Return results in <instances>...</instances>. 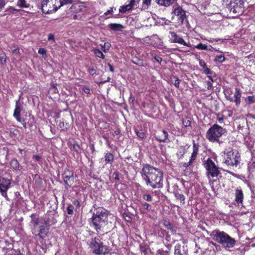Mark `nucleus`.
Instances as JSON below:
<instances>
[{
  "mask_svg": "<svg viewBox=\"0 0 255 255\" xmlns=\"http://www.w3.org/2000/svg\"><path fill=\"white\" fill-rule=\"evenodd\" d=\"M249 176L255 178V162H253L248 167Z\"/></svg>",
  "mask_w": 255,
  "mask_h": 255,
  "instance_id": "24",
  "label": "nucleus"
},
{
  "mask_svg": "<svg viewBox=\"0 0 255 255\" xmlns=\"http://www.w3.org/2000/svg\"><path fill=\"white\" fill-rule=\"evenodd\" d=\"M108 26L111 30L114 31H121L124 28L123 25L118 23H111Z\"/></svg>",
  "mask_w": 255,
  "mask_h": 255,
  "instance_id": "22",
  "label": "nucleus"
},
{
  "mask_svg": "<svg viewBox=\"0 0 255 255\" xmlns=\"http://www.w3.org/2000/svg\"><path fill=\"white\" fill-rule=\"evenodd\" d=\"M225 60V57L223 55H217L214 59V61L215 62H219L220 63H222Z\"/></svg>",
  "mask_w": 255,
  "mask_h": 255,
  "instance_id": "36",
  "label": "nucleus"
},
{
  "mask_svg": "<svg viewBox=\"0 0 255 255\" xmlns=\"http://www.w3.org/2000/svg\"><path fill=\"white\" fill-rule=\"evenodd\" d=\"M10 165L11 167L14 170H19V163L16 158H12L10 162Z\"/></svg>",
  "mask_w": 255,
  "mask_h": 255,
  "instance_id": "23",
  "label": "nucleus"
},
{
  "mask_svg": "<svg viewBox=\"0 0 255 255\" xmlns=\"http://www.w3.org/2000/svg\"><path fill=\"white\" fill-rule=\"evenodd\" d=\"M203 67V70L204 72L205 71H206V69H209V68L207 67V65H206V63H205V62H203V67Z\"/></svg>",
  "mask_w": 255,
  "mask_h": 255,
  "instance_id": "64",
  "label": "nucleus"
},
{
  "mask_svg": "<svg viewBox=\"0 0 255 255\" xmlns=\"http://www.w3.org/2000/svg\"><path fill=\"white\" fill-rule=\"evenodd\" d=\"M154 59H155V60L158 62H161V61H162V58L159 57V56H155L154 57Z\"/></svg>",
  "mask_w": 255,
  "mask_h": 255,
  "instance_id": "60",
  "label": "nucleus"
},
{
  "mask_svg": "<svg viewBox=\"0 0 255 255\" xmlns=\"http://www.w3.org/2000/svg\"><path fill=\"white\" fill-rule=\"evenodd\" d=\"M222 41V39L211 38L210 40H208V41L211 42H213V41Z\"/></svg>",
  "mask_w": 255,
  "mask_h": 255,
  "instance_id": "62",
  "label": "nucleus"
},
{
  "mask_svg": "<svg viewBox=\"0 0 255 255\" xmlns=\"http://www.w3.org/2000/svg\"><path fill=\"white\" fill-rule=\"evenodd\" d=\"M168 137V132L165 130H162L156 135V139L160 142H166L169 140Z\"/></svg>",
  "mask_w": 255,
  "mask_h": 255,
  "instance_id": "17",
  "label": "nucleus"
},
{
  "mask_svg": "<svg viewBox=\"0 0 255 255\" xmlns=\"http://www.w3.org/2000/svg\"><path fill=\"white\" fill-rule=\"evenodd\" d=\"M205 167L207 170V175L209 178L210 177H216L221 173L219 168L210 158H208L205 163Z\"/></svg>",
  "mask_w": 255,
  "mask_h": 255,
  "instance_id": "7",
  "label": "nucleus"
},
{
  "mask_svg": "<svg viewBox=\"0 0 255 255\" xmlns=\"http://www.w3.org/2000/svg\"><path fill=\"white\" fill-rule=\"evenodd\" d=\"M19 10V9H17L12 6H9V7L7 8L5 10V12H10V13H15V12L18 11Z\"/></svg>",
  "mask_w": 255,
  "mask_h": 255,
  "instance_id": "38",
  "label": "nucleus"
},
{
  "mask_svg": "<svg viewBox=\"0 0 255 255\" xmlns=\"http://www.w3.org/2000/svg\"><path fill=\"white\" fill-rule=\"evenodd\" d=\"M91 226H93L98 233L108 223V214L104 210H98L94 213L91 218Z\"/></svg>",
  "mask_w": 255,
  "mask_h": 255,
  "instance_id": "3",
  "label": "nucleus"
},
{
  "mask_svg": "<svg viewBox=\"0 0 255 255\" xmlns=\"http://www.w3.org/2000/svg\"><path fill=\"white\" fill-rule=\"evenodd\" d=\"M114 175H115V179L117 180H119V173L118 172H114Z\"/></svg>",
  "mask_w": 255,
  "mask_h": 255,
  "instance_id": "63",
  "label": "nucleus"
},
{
  "mask_svg": "<svg viewBox=\"0 0 255 255\" xmlns=\"http://www.w3.org/2000/svg\"><path fill=\"white\" fill-rule=\"evenodd\" d=\"M225 163L228 165L236 166L240 163V154L237 150L232 149L226 153Z\"/></svg>",
  "mask_w": 255,
  "mask_h": 255,
  "instance_id": "8",
  "label": "nucleus"
},
{
  "mask_svg": "<svg viewBox=\"0 0 255 255\" xmlns=\"http://www.w3.org/2000/svg\"><path fill=\"white\" fill-rule=\"evenodd\" d=\"M175 0H155L157 4L161 6H168L174 3Z\"/></svg>",
  "mask_w": 255,
  "mask_h": 255,
  "instance_id": "21",
  "label": "nucleus"
},
{
  "mask_svg": "<svg viewBox=\"0 0 255 255\" xmlns=\"http://www.w3.org/2000/svg\"><path fill=\"white\" fill-rule=\"evenodd\" d=\"M198 151V146L195 143H194L193 146V152H192L191 156L190 157V159L188 162L184 163L183 166L185 167H187L189 166L190 165H191V164L193 163V162L196 159Z\"/></svg>",
  "mask_w": 255,
  "mask_h": 255,
  "instance_id": "15",
  "label": "nucleus"
},
{
  "mask_svg": "<svg viewBox=\"0 0 255 255\" xmlns=\"http://www.w3.org/2000/svg\"><path fill=\"white\" fill-rule=\"evenodd\" d=\"M140 174L146 185H149L153 188L162 187L163 173L158 168L148 164H143Z\"/></svg>",
  "mask_w": 255,
  "mask_h": 255,
  "instance_id": "1",
  "label": "nucleus"
},
{
  "mask_svg": "<svg viewBox=\"0 0 255 255\" xmlns=\"http://www.w3.org/2000/svg\"><path fill=\"white\" fill-rule=\"evenodd\" d=\"M213 239L220 244L227 251L233 248L236 244L237 241L227 233L219 230H214L210 234Z\"/></svg>",
  "mask_w": 255,
  "mask_h": 255,
  "instance_id": "2",
  "label": "nucleus"
},
{
  "mask_svg": "<svg viewBox=\"0 0 255 255\" xmlns=\"http://www.w3.org/2000/svg\"><path fill=\"white\" fill-rule=\"evenodd\" d=\"M204 73L206 74V75H207V76L208 75H214V76H215V74L214 73H213L212 71L210 70V69H206V71L204 72Z\"/></svg>",
  "mask_w": 255,
  "mask_h": 255,
  "instance_id": "48",
  "label": "nucleus"
},
{
  "mask_svg": "<svg viewBox=\"0 0 255 255\" xmlns=\"http://www.w3.org/2000/svg\"><path fill=\"white\" fill-rule=\"evenodd\" d=\"M23 110L22 105L19 101H17L15 103V108L13 116L18 122H22L23 121V118L21 117V113Z\"/></svg>",
  "mask_w": 255,
  "mask_h": 255,
  "instance_id": "11",
  "label": "nucleus"
},
{
  "mask_svg": "<svg viewBox=\"0 0 255 255\" xmlns=\"http://www.w3.org/2000/svg\"><path fill=\"white\" fill-rule=\"evenodd\" d=\"M241 95L242 92L240 89L236 88L234 95V102H235L237 106H239L240 105Z\"/></svg>",
  "mask_w": 255,
  "mask_h": 255,
  "instance_id": "18",
  "label": "nucleus"
},
{
  "mask_svg": "<svg viewBox=\"0 0 255 255\" xmlns=\"http://www.w3.org/2000/svg\"><path fill=\"white\" fill-rule=\"evenodd\" d=\"M183 124L185 127L191 126V121L188 119H184L183 120Z\"/></svg>",
  "mask_w": 255,
  "mask_h": 255,
  "instance_id": "42",
  "label": "nucleus"
},
{
  "mask_svg": "<svg viewBox=\"0 0 255 255\" xmlns=\"http://www.w3.org/2000/svg\"><path fill=\"white\" fill-rule=\"evenodd\" d=\"M74 206L72 205H70L67 208V213L69 215H72L73 214Z\"/></svg>",
  "mask_w": 255,
  "mask_h": 255,
  "instance_id": "39",
  "label": "nucleus"
},
{
  "mask_svg": "<svg viewBox=\"0 0 255 255\" xmlns=\"http://www.w3.org/2000/svg\"><path fill=\"white\" fill-rule=\"evenodd\" d=\"M48 40H52L54 41L55 38H54V35L52 34H49L48 35Z\"/></svg>",
  "mask_w": 255,
  "mask_h": 255,
  "instance_id": "61",
  "label": "nucleus"
},
{
  "mask_svg": "<svg viewBox=\"0 0 255 255\" xmlns=\"http://www.w3.org/2000/svg\"><path fill=\"white\" fill-rule=\"evenodd\" d=\"M143 199L147 201H151L152 198L149 194H144L143 195Z\"/></svg>",
  "mask_w": 255,
  "mask_h": 255,
  "instance_id": "43",
  "label": "nucleus"
},
{
  "mask_svg": "<svg viewBox=\"0 0 255 255\" xmlns=\"http://www.w3.org/2000/svg\"><path fill=\"white\" fill-rule=\"evenodd\" d=\"M227 8L231 12L240 15L243 12L244 7L243 0H228Z\"/></svg>",
  "mask_w": 255,
  "mask_h": 255,
  "instance_id": "6",
  "label": "nucleus"
},
{
  "mask_svg": "<svg viewBox=\"0 0 255 255\" xmlns=\"http://www.w3.org/2000/svg\"><path fill=\"white\" fill-rule=\"evenodd\" d=\"M151 0H143L142 3L147 6H149L151 4Z\"/></svg>",
  "mask_w": 255,
  "mask_h": 255,
  "instance_id": "53",
  "label": "nucleus"
},
{
  "mask_svg": "<svg viewBox=\"0 0 255 255\" xmlns=\"http://www.w3.org/2000/svg\"><path fill=\"white\" fill-rule=\"evenodd\" d=\"M105 161L106 163L112 162L114 160L113 155L111 153H107L105 155Z\"/></svg>",
  "mask_w": 255,
  "mask_h": 255,
  "instance_id": "33",
  "label": "nucleus"
},
{
  "mask_svg": "<svg viewBox=\"0 0 255 255\" xmlns=\"http://www.w3.org/2000/svg\"><path fill=\"white\" fill-rule=\"evenodd\" d=\"M6 4V0H0V11L4 7Z\"/></svg>",
  "mask_w": 255,
  "mask_h": 255,
  "instance_id": "47",
  "label": "nucleus"
},
{
  "mask_svg": "<svg viewBox=\"0 0 255 255\" xmlns=\"http://www.w3.org/2000/svg\"><path fill=\"white\" fill-rule=\"evenodd\" d=\"M174 193L176 198L178 200H180L181 202H182V204H184L185 197L184 195L179 193L177 190L175 191Z\"/></svg>",
  "mask_w": 255,
  "mask_h": 255,
  "instance_id": "28",
  "label": "nucleus"
},
{
  "mask_svg": "<svg viewBox=\"0 0 255 255\" xmlns=\"http://www.w3.org/2000/svg\"><path fill=\"white\" fill-rule=\"evenodd\" d=\"M10 181L4 178H0V191L5 193L9 187Z\"/></svg>",
  "mask_w": 255,
  "mask_h": 255,
  "instance_id": "16",
  "label": "nucleus"
},
{
  "mask_svg": "<svg viewBox=\"0 0 255 255\" xmlns=\"http://www.w3.org/2000/svg\"><path fill=\"white\" fill-rule=\"evenodd\" d=\"M134 131L137 135V136L140 138V139H144L146 137L145 133L143 131V130L141 129L140 130H138L137 129H135Z\"/></svg>",
  "mask_w": 255,
  "mask_h": 255,
  "instance_id": "29",
  "label": "nucleus"
},
{
  "mask_svg": "<svg viewBox=\"0 0 255 255\" xmlns=\"http://www.w3.org/2000/svg\"><path fill=\"white\" fill-rule=\"evenodd\" d=\"M174 255H184L186 254L184 250V246H181L180 244H177L174 247Z\"/></svg>",
  "mask_w": 255,
  "mask_h": 255,
  "instance_id": "20",
  "label": "nucleus"
},
{
  "mask_svg": "<svg viewBox=\"0 0 255 255\" xmlns=\"http://www.w3.org/2000/svg\"><path fill=\"white\" fill-rule=\"evenodd\" d=\"M113 12V8L112 7V8H111L110 9L108 10L106 12H105L104 14L105 15H108V14L112 13Z\"/></svg>",
  "mask_w": 255,
  "mask_h": 255,
  "instance_id": "56",
  "label": "nucleus"
},
{
  "mask_svg": "<svg viewBox=\"0 0 255 255\" xmlns=\"http://www.w3.org/2000/svg\"><path fill=\"white\" fill-rule=\"evenodd\" d=\"M180 83V80L179 79V78H176V80L174 83V86L178 88L179 87Z\"/></svg>",
  "mask_w": 255,
  "mask_h": 255,
  "instance_id": "49",
  "label": "nucleus"
},
{
  "mask_svg": "<svg viewBox=\"0 0 255 255\" xmlns=\"http://www.w3.org/2000/svg\"><path fill=\"white\" fill-rule=\"evenodd\" d=\"M32 158L35 161H38L41 159V157L38 155H33Z\"/></svg>",
  "mask_w": 255,
  "mask_h": 255,
  "instance_id": "52",
  "label": "nucleus"
},
{
  "mask_svg": "<svg viewBox=\"0 0 255 255\" xmlns=\"http://www.w3.org/2000/svg\"><path fill=\"white\" fill-rule=\"evenodd\" d=\"M11 53L14 55H17L19 53V49L17 45L12 44L9 46Z\"/></svg>",
  "mask_w": 255,
  "mask_h": 255,
  "instance_id": "30",
  "label": "nucleus"
},
{
  "mask_svg": "<svg viewBox=\"0 0 255 255\" xmlns=\"http://www.w3.org/2000/svg\"><path fill=\"white\" fill-rule=\"evenodd\" d=\"M108 65L110 68V71H111L112 72H114V68L113 67V66L110 63H108Z\"/></svg>",
  "mask_w": 255,
  "mask_h": 255,
  "instance_id": "58",
  "label": "nucleus"
},
{
  "mask_svg": "<svg viewBox=\"0 0 255 255\" xmlns=\"http://www.w3.org/2000/svg\"><path fill=\"white\" fill-rule=\"evenodd\" d=\"M39 228L40 230L39 231H37L36 229H34L32 232V233L35 236H38L40 239H43L47 236L49 228L46 227L44 225L40 226Z\"/></svg>",
  "mask_w": 255,
  "mask_h": 255,
  "instance_id": "14",
  "label": "nucleus"
},
{
  "mask_svg": "<svg viewBox=\"0 0 255 255\" xmlns=\"http://www.w3.org/2000/svg\"><path fill=\"white\" fill-rule=\"evenodd\" d=\"M52 2L54 8L56 11L62 6V4L60 0H52Z\"/></svg>",
  "mask_w": 255,
  "mask_h": 255,
  "instance_id": "31",
  "label": "nucleus"
},
{
  "mask_svg": "<svg viewBox=\"0 0 255 255\" xmlns=\"http://www.w3.org/2000/svg\"><path fill=\"white\" fill-rule=\"evenodd\" d=\"M93 254L96 255H102L105 254V246L100 239L93 238L89 244Z\"/></svg>",
  "mask_w": 255,
  "mask_h": 255,
  "instance_id": "5",
  "label": "nucleus"
},
{
  "mask_svg": "<svg viewBox=\"0 0 255 255\" xmlns=\"http://www.w3.org/2000/svg\"><path fill=\"white\" fill-rule=\"evenodd\" d=\"M44 224L46 227L48 228L50 225V222L48 219H44Z\"/></svg>",
  "mask_w": 255,
  "mask_h": 255,
  "instance_id": "54",
  "label": "nucleus"
},
{
  "mask_svg": "<svg viewBox=\"0 0 255 255\" xmlns=\"http://www.w3.org/2000/svg\"><path fill=\"white\" fill-rule=\"evenodd\" d=\"M38 53L42 55L43 57H45L46 55V51L44 48H40L39 49Z\"/></svg>",
  "mask_w": 255,
  "mask_h": 255,
  "instance_id": "41",
  "label": "nucleus"
},
{
  "mask_svg": "<svg viewBox=\"0 0 255 255\" xmlns=\"http://www.w3.org/2000/svg\"><path fill=\"white\" fill-rule=\"evenodd\" d=\"M73 204L74 205L78 206V207H79L80 206V203L79 202V201L77 200H75L74 201H73Z\"/></svg>",
  "mask_w": 255,
  "mask_h": 255,
  "instance_id": "57",
  "label": "nucleus"
},
{
  "mask_svg": "<svg viewBox=\"0 0 255 255\" xmlns=\"http://www.w3.org/2000/svg\"><path fill=\"white\" fill-rule=\"evenodd\" d=\"M83 91L86 94H90V89L88 87H84L83 88Z\"/></svg>",
  "mask_w": 255,
  "mask_h": 255,
  "instance_id": "50",
  "label": "nucleus"
},
{
  "mask_svg": "<svg viewBox=\"0 0 255 255\" xmlns=\"http://www.w3.org/2000/svg\"><path fill=\"white\" fill-rule=\"evenodd\" d=\"M62 4V6L65 4L72 3L73 2L72 0H60Z\"/></svg>",
  "mask_w": 255,
  "mask_h": 255,
  "instance_id": "46",
  "label": "nucleus"
},
{
  "mask_svg": "<svg viewBox=\"0 0 255 255\" xmlns=\"http://www.w3.org/2000/svg\"><path fill=\"white\" fill-rule=\"evenodd\" d=\"M244 199V194L241 189H237L235 192V201L238 203H242Z\"/></svg>",
  "mask_w": 255,
  "mask_h": 255,
  "instance_id": "19",
  "label": "nucleus"
},
{
  "mask_svg": "<svg viewBox=\"0 0 255 255\" xmlns=\"http://www.w3.org/2000/svg\"><path fill=\"white\" fill-rule=\"evenodd\" d=\"M223 133L224 129L223 128L218 125L214 124L208 130L206 137L211 142H216L221 144L223 142L221 141L219 138Z\"/></svg>",
  "mask_w": 255,
  "mask_h": 255,
  "instance_id": "4",
  "label": "nucleus"
},
{
  "mask_svg": "<svg viewBox=\"0 0 255 255\" xmlns=\"http://www.w3.org/2000/svg\"><path fill=\"white\" fill-rule=\"evenodd\" d=\"M41 9L43 13H50L55 12L52 0H43L41 3Z\"/></svg>",
  "mask_w": 255,
  "mask_h": 255,
  "instance_id": "10",
  "label": "nucleus"
},
{
  "mask_svg": "<svg viewBox=\"0 0 255 255\" xmlns=\"http://www.w3.org/2000/svg\"><path fill=\"white\" fill-rule=\"evenodd\" d=\"M195 48L201 49V50H207L209 51H211L212 49L213 48V47L211 45H209L208 46L207 45L203 44L202 43H200L195 46Z\"/></svg>",
  "mask_w": 255,
  "mask_h": 255,
  "instance_id": "26",
  "label": "nucleus"
},
{
  "mask_svg": "<svg viewBox=\"0 0 255 255\" xmlns=\"http://www.w3.org/2000/svg\"><path fill=\"white\" fill-rule=\"evenodd\" d=\"M173 13L174 16H176L179 22L183 23L184 20L186 18V12L180 6H178L174 8Z\"/></svg>",
  "mask_w": 255,
  "mask_h": 255,
  "instance_id": "12",
  "label": "nucleus"
},
{
  "mask_svg": "<svg viewBox=\"0 0 255 255\" xmlns=\"http://www.w3.org/2000/svg\"><path fill=\"white\" fill-rule=\"evenodd\" d=\"M143 208L146 210L149 211L150 210V205L147 203H143L142 204Z\"/></svg>",
  "mask_w": 255,
  "mask_h": 255,
  "instance_id": "44",
  "label": "nucleus"
},
{
  "mask_svg": "<svg viewBox=\"0 0 255 255\" xmlns=\"http://www.w3.org/2000/svg\"><path fill=\"white\" fill-rule=\"evenodd\" d=\"M0 61H1V64H5L6 62V60L5 58L0 57Z\"/></svg>",
  "mask_w": 255,
  "mask_h": 255,
  "instance_id": "59",
  "label": "nucleus"
},
{
  "mask_svg": "<svg viewBox=\"0 0 255 255\" xmlns=\"http://www.w3.org/2000/svg\"><path fill=\"white\" fill-rule=\"evenodd\" d=\"M170 33L171 35L170 40L171 42L179 43L188 47L190 46L189 43H186L182 37L178 36L175 32L171 31Z\"/></svg>",
  "mask_w": 255,
  "mask_h": 255,
  "instance_id": "13",
  "label": "nucleus"
},
{
  "mask_svg": "<svg viewBox=\"0 0 255 255\" xmlns=\"http://www.w3.org/2000/svg\"><path fill=\"white\" fill-rule=\"evenodd\" d=\"M65 187L66 189L70 188L74 183L73 172L68 169H65L64 173L62 174Z\"/></svg>",
  "mask_w": 255,
  "mask_h": 255,
  "instance_id": "9",
  "label": "nucleus"
},
{
  "mask_svg": "<svg viewBox=\"0 0 255 255\" xmlns=\"http://www.w3.org/2000/svg\"><path fill=\"white\" fill-rule=\"evenodd\" d=\"M163 225L164 227H165L167 229L172 230L173 229V227L171 225V224L167 221H165L163 223Z\"/></svg>",
  "mask_w": 255,
  "mask_h": 255,
  "instance_id": "40",
  "label": "nucleus"
},
{
  "mask_svg": "<svg viewBox=\"0 0 255 255\" xmlns=\"http://www.w3.org/2000/svg\"><path fill=\"white\" fill-rule=\"evenodd\" d=\"M88 71L92 76L97 75L96 70L93 68H89Z\"/></svg>",
  "mask_w": 255,
  "mask_h": 255,
  "instance_id": "45",
  "label": "nucleus"
},
{
  "mask_svg": "<svg viewBox=\"0 0 255 255\" xmlns=\"http://www.w3.org/2000/svg\"><path fill=\"white\" fill-rule=\"evenodd\" d=\"M16 5L20 8H27L30 5L25 0H17Z\"/></svg>",
  "mask_w": 255,
  "mask_h": 255,
  "instance_id": "27",
  "label": "nucleus"
},
{
  "mask_svg": "<svg viewBox=\"0 0 255 255\" xmlns=\"http://www.w3.org/2000/svg\"><path fill=\"white\" fill-rule=\"evenodd\" d=\"M217 119L219 122V123L222 124L223 122L224 118L223 116H222L221 117H219V115L217 116Z\"/></svg>",
  "mask_w": 255,
  "mask_h": 255,
  "instance_id": "55",
  "label": "nucleus"
},
{
  "mask_svg": "<svg viewBox=\"0 0 255 255\" xmlns=\"http://www.w3.org/2000/svg\"><path fill=\"white\" fill-rule=\"evenodd\" d=\"M139 1V0H130L129 4L131 6V7L132 9L135 7H137L138 5L137 3Z\"/></svg>",
  "mask_w": 255,
  "mask_h": 255,
  "instance_id": "37",
  "label": "nucleus"
},
{
  "mask_svg": "<svg viewBox=\"0 0 255 255\" xmlns=\"http://www.w3.org/2000/svg\"><path fill=\"white\" fill-rule=\"evenodd\" d=\"M93 52L95 55L99 58H101L103 59H105V55L103 54L102 52L97 48H95L93 49Z\"/></svg>",
  "mask_w": 255,
  "mask_h": 255,
  "instance_id": "34",
  "label": "nucleus"
},
{
  "mask_svg": "<svg viewBox=\"0 0 255 255\" xmlns=\"http://www.w3.org/2000/svg\"><path fill=\"white\" fill-rule=\"evenodd\" d=\"M30 217L31 218V223L33 224L34 229H36V227L39 224V220L38 217H37L36 215L34 214H32Z\"/></svg>",
  "mask_w": 255,
  "mask_h": 255,
  "instance_id": "25",
  "label": "nucleus"
},
{
  "mask_svg": "<svg viewBox=\"0 0 255 255\" xmlns=\"http://www.w3.org/2000/svg\"><path fill=\"white\" fill-rule=\"evenodd\" d=\"M205 83L207 85V89L211 90L213 87L212 83L210 81H206Z\"/></svg>",
  "mask_w": 255,
  "mask_h": 255,
  "instance_id": "51",
  "label": "nucleus"
},
{
  "mask_svg": "<svg viewBox=\"0 0 255 255\" xmlns=\"http://www.w3.org/2000/svg\"><path fill=\"white\" fill-rule=\"evenodd\" d=\"M131 9H132L131 6L129 4H128L121 6L120 8L119 9V11L122 13H125L127 11L130 10Z\"/></svg>",
  "mask_w": 255,
  "mask_h": 255,
  "instance_id": "32",
  "label": "nucleus"
},
{
  "mask_svg": "<svg viewBox=\"0 0 255 255\" xmlns=\"http://www.w3.org/2000/svg\"><path fill=\"white\" fill-rule=\"evenodd\" d=\"M245 101L248 104L251 105L255 102V97L254 96H248L246 98Z\"/></svg>",
  "mask_w": 255,
  "mask_h": 255,
  "instance_id": "35",
  "label": "nucleus"
}]
</instances>
